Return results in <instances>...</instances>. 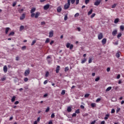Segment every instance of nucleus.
<instances>
[{
	"instance_id": "09e8293b",
	"label": "nucleus",
	"mask_w": 124,
	"mask_h": 124,
	"mask_svg": "<svg viewBox=\"0 0 124 124\" xmlns=\"http://www.w3.org/2000/svg\"><path fill=\"white\" fill-rule=\"evenodd\" d=\"M92 61H93V59L90 58V59L89 60V63H91L92 62Z\"/></svg>"
},
{
	"instance_id": "6e6552de",
	"label": "nucleus",
	"mask_w": 124,
	"mask_h": 124,
	"mask_svg": "<svg viewBox=\"0 0 124 124\" xmlns=\"http://www.w3.org/2000/svg\"><path fill=\"white\" fill-rule=\"evenodd\" d=\"M53 35H54V31L52 30L49 32V37H53Z\"/></svg>"
},
{
	"instance_id": "8fccbe9b",
	"label": "nucleus",
	"mask_w": 124,
	"mask_h": 124,
	"mask_svg": "<svg viewBox=\"0 0 124 124\" xmlns=\"http://www.w3.org/2000/svg\"><path fill=\"white\" fill-rule=\"evenodd\" d=\"M90 2V0H85V4H88Z\"/></svg>"
},
{
	"instance_id": "a18cd8bd",
	"label": "nucleus",
	"mask_w": 124,
	"mask_h": 124,
	"mask_svg": "<svg viewBox=\"0 0 124 124\" xmlns=\"http://www.w3.org/2000/svg\"><path fill=\"white\" fill-rule=\"evenodd\" d=\"M70 1L72 4H74V2H75V0H70Z\"/></svg>"
},
{
	"instance_id": "9d476101",
	"label": "nucleus",
	"mask_w": 124,
	"mask_h": 124,
	"mask_svg": "<svg viewBox=\"0 0 124 124\" xmlns=\"http://www.w3.org/2000/svg\"><path fill=\"white\" fill-rule=\"evenodd\" d=\"M39 15H40V12H36L35 14V19H37V18H38V17H39Z\"/></svg>"
},
{
	"instance_id": "864d4df0",
	"label": "nucleus",
	"mask_w": 124,
	"mask_h": 124,
	"mask_svg": "<svg viewBox=\"0 0 124 124\" xmlns=\"http://www.w3.org/2000/svg\"><path fill=\"white\" fill-rule=\"evenodd\" d=\"M17 104H19V101H16L15 102V105H17Z\"/></svg>"
},
{
	"instance_id": "aec40b11",
	"label": "nucleus",
	"mask_w": 124,
	"mask_h": 124,
	"mask_svg": "<svg viewBox=\"0 0 124 124\" xmlns=\"http://www.w3.org/2000/svg\"><path fill=\"white\" fill-rule=\"evenodd\" d=\"M87 62V60L86 59V58H84L83 60H81V63H85Z\"/></svg>"
},
{
	"instance_id": "5fc2aeb1",
	"label": "nucleus",
	"mask_w": 124,
	"mask_h": 124,
	"mask_svg": "<svg viewBox=\"0 0 124 124\" xmlns=\"http://www.w3.org/2000/svg\"><path fill=\"white\" fill-rule=\"evenodd\" d=\"M116 78L117 79H120V78H121V75H118Z\"/></svg>"
},
{
	"instance_id": "20e7f679",
	"label": "nucleus",
	"mask_w": 124,
	"mask_h": 124,
	"mask_svg": "<svg viewBox=\"0 0 124 124\" xmlns=\"http://www.w3.org/2000/svg\"><path fill=\"white\" fill-rule=\"evenodd\" d=\"M117 33H118V30L117 29L114 30L112 32V35L113 36H116V35H117Z\"/></svg>"
},
{
	"instance_id": "3c124183",
	"label": "nucleus",
	"mask_w": 124,
	"mask_h": 124,
	"mask_svg": "<svg viewBox=\"0 0 124 124\" xmlns=\"http://www.w3.org/2000/svg\"><path fill=\"white\" fill-rule=\"evenodd\" d=\"M116 6H117V4H113V5L112 6L111 8H115V7H116Z\"/></svg>"
},
{
	"instance_id": "4d7b16f0",
	"label": "nucleus",
	"mask_w": 124,
	"mask_h": 124,
	"mask_svg": "<svg viewBox=\"0 0 124 124\" xmlns=\"http://www.w3.org/2000/svg\"><path fill=\"white\" fill-rule=\"evenodd\" d=\"M67 18H68L67 16H65L64 18V20L65 21H66V20H67Z\"/></svg>"
},
{
	"instance_id": "c85d7f7f",
	"label": "nucleus",
	"mask_w": 124,
	"mask_h": 124,
	"mask_svg": "<svg viewBox=\"0 0 124 124\" xmlns=\"http://www.w3.org/2000/svg\"><path fill=\"white\" fill-rule=\"evenodd\" d=\"M69 70V68L68 67H66L65 68V70H64L65 72H67V71H68Z\"/></svg>"
},
{
	"instance_id": "f3484780",
	"label": "nucleus",
	"mask_w": 124,
	"mask_h": 124,
	"mask_svg": "<svg viewBox=\"0 0 124 124\" xmlns=\"http://www.w3.org/2000/svg\"><path fill=\"white\" fill-rule=\"evenodd\" d=\"M14 34H15V32H14V31H12L9 33V36H13Z\"/></svg>"
},
{
	"instance_id": "680f3d73",
	"label": "nucleus",
	"mask_w": 124,
	"mask_h": 124,
	"mask_svg": "<svg viewBox=\"0 0 124 124\" xmlns=\"http://www.w3.org/2000/svg\"><path fill=\"white\" fill-rule=\"evenodd\" d=\"M79 16V13H77L75 15V17H78Z\"/></svg>"
},
{
	"instance_id": "2eb2a0df",
	"label": "nucleus",
	"mask_w": 124,
	"mask_h": 124,
	"mask_svg": "<svg viewBox=\"0 0 124 124\" xmlns=\"http://www.w3.org/2000/svg\"><path fill=\"white\" fill-rule=\"evenodd\" d=\"M35 10H36V9L35 8H32L31 9V13H34V12H35Z\"/></svg>"
},
{
	"instance_id": "ea45409f",
	"label": "nucleus",
	"mask_w": 124,
	"mask_h": 124,
	"mask_svg": "<svg viewBox=\"0 0 124 124\" xmlns=\"http://www.w3.org/2000/svg\"><path fill=\"white\" fill-rule=\"evenodd\" d=\"M100 100H101V99L100 98H99L98 99H96V102L97 103H98L99 101H100Z\"/></svg>"
},
{
	"instance_id": "a19ab883",
	"label": "nucleus",
	"mask_w": 124,
	"mask_h": 124,
	"mask_svg": "<svg viewBox=\"0 0 124 124\" xmlns=\"http://www.w3.org/2000/svg\"><path fill=\"white\" fill-rule=\"evenodd\" d=\"M24 82H28V81H29V78H24Z\"/></svg>"
},
{
	"instance_id": "4be33fe9",
	"label": "nucleus",
	"mask_w": 124,
	"mask_h": 124,
	"mask_svg": "<svg viewBox=\"0 0 124 124\" xmlns=\"http://www.w3.org/2000/svg\"><path fill=\"white\" fill-rule=\"evenodd\" d=\"M24 26L21 25V26L20 27V28H19V31H23V30H24Z\"/></svg>"
},
{
	"instance_id": "393cba45",
	"label": "nucleus",
	"mask_w": 124,
	"mask_h": 124,
	"mask_svg": "<svg viewBox=\"0 0 124 124\" xmlns=\"http://www.w3.org/2000/svg\"><path fill=\"white\" fill-rule=\"evenodd\" d=\"M35 43H36V41L35 40H33L31 44V46H33V45H34V44H35Z\"/></svg>"
},
{
	"instance_id": "c756f323",
	"label": "nucleus",
	"mask_w": 124,
	"mask_h": 124,
	"mask_svg": "<svg viewBox=\"0 0 124 124\" xmlns=\"http://www.w3.org/2000/svg\"><path fill=\"white\" fill-rule=\"evenodd\" d=\"M50 42V39L49 38H46V40L45 41V43H49Z\"/></svg>"
},
{
	"instance_id": "bf43d9fd",
	"label": "nucleus",
	"mask_w": 124,
	"mask_h": 124,
	"mask_svg": "<svg viewBox=\"0 0 124 124\" xmlns=\"http://www.w3.org/2000/svg\"><path fill=\"white\" fill-rule=\"evenodd\" d=\"M46 23L44 21H43L41 23V26H43V25H45Z\"/></svg>"
},
{
	"instance_id": "412c9836",
	"label": "nucleus",
	"mask_w": 124,
	"mask_h": 124,
	"mask_svg": "<svg viewBox=\"0 0 124 124\" xmlns=\"http://www.w3.org/2000/svg\"><path fill=\"white\" fill-rule=\"evenodd\" d=\"M119 21H120V19L119 18H116L115 20H114V23L115 24H117V23H119Z\"/></svg>"
},
{
	"instance_id": "39448f33",
	"label": "nucleus",
	"mask_w": 124,
	"mask_h": 124,
	"mask_svg": "<svg viewBox=\"0 0 124 124\" xmlns=\"http://www.w3.org/2000/svg\"><path fill=\"white\" fill-rule=\"evenodd\" d=\"M30 72H31L30 71V70H26L24 73V76H29V75L30 74Z\"/></svg>"
},
{
	"instance_id": "cd10ccee",
	"label": "nucleus",
	"mask_w": 124,
	"mask_h": 124,
	"mask_svg": "<svg viewBox=\"0 0 124 124\" xmlns=\"http://www.w3.org/2000/svg\"><path fill=\"white\" fill-rule=\"evenodd\" d=\"M61 94L62 95H64L65 94V90H62Z\"/></svg>"
},
{
	"instance_id": "603ef678",
	"label": "nucleus",
	"mask_w": 124,
	"mask_h": 124,
	"mask_svg": "<svg viewBox=\"0 0 124 124\" xmlns=\"http://www.w3.org/2000/svg\"><path fill=\"white\" fill-rule=\"evenodd\" d=\"M94 16H95V14L93 13L91 15V18H93V17H94Z\"/></svg>"
},
{
	"instance_id": "4c0bfd02",
	"label": "nucleus",
	"mask_w": 124,
	"mask_h": 124,
	"mask_svg": "<svg viewBox=\"0 0 124 124\" xmlns=\"http://www.w3.org/2000/svg\"><path fill=\"white\" fill-rule=\"evenodd\" d=\"M89 96H90V94L89 93L85 94L84 95V97H86V98H88L89 97Z\"/></svg>"
},
{
	"instance_id": "2f4dec72",
	"label": "nucleus",
	"mask_w": 124,
	"mask_h": 124,
	"mask_svg": "<svg viewBox=\"0 0 124 124\" xmlns=\"http://www.w3.org/2000/svg\"><path fill=\"white\" fill-rule=\"evenodd\" d=\"M121 111V108H117L116 110V113L118 114Z\"/></svg>"
},
{
	"instance_id": "c03bdc74",
	"label": "nucleus",
	"mask_w": 124,
	"mask_h": 124,
	"mask_svg": "<svg viewBox=\"0 0 124 124\" xmlns=\"http://www.w3.org/2000/svg\"><path fill=\"white\" fill-rule=\"evenodd\" d=\"M48 76H49V72H46V77H48Z\"/></svg>"
},
{
	"instance_id": "e433bc0d",
	"label": "nucleus",
	"mask_w": 124,
	"mask_h": 124,
	"mask_svg": "<svg viewBox=\"0 0 124 124\" xmlns=\"http://www.w3.org/2000/svg\"><path fill=\"white\" fill-rule=\"evenodd\" d=\"M48 111H50V107H48L46 108V113H47V112H48Z\"/></svg>"
},
{
	"instance_id": "9b49d317",
	"label": "nucleus",
	"mask_w": 124,
	"mask_h": 124,
	"mask_svg": "<svg viewBox=\"0 0 124 124\" xmlns=\"http://www.w3.org/2000/svg\"><path fill=\"white\" fill-rule=\"evenodd\" d=\"M26 18V14H23L22 15V16L20 17V20H23L24 19Z\"/></svg>"
},
{
	"instance_id": "ddd939ff",
	"label": "nucleus",
	"mask_w": 124,
	"mask_h": 124,
	"mask_svg": "<svg viewBox=\"0 0 124 124\" xmlns=\"http://www.w3.org/2000/svg\"><path fill=\"white\" fill-rule=\"evenodd\" d=\"M60 66L58 65L56 67V73H59V71H60Z\"/></svg>"
},
{
	"instance_id": "e2e57ef3",
	"label": "nucleus",
	"mask_w": 124,
	"mask_h": 124,
	"mask_svg": "<svg viewBox=\"0 0 124 124\" xmlns=\"http://www.w3.org/2000/svg\"><path fill=\"white\" fill-rule=\"evenodd\" d=\"M51 118H55V114L52 113L51 115Z\"/></svg>"
},
{
	"instance_id": "f03ea898",
	"label": "nucleus",
	"mask_w": 124,
	"mask_h": 124,
	"mask_svg": "<svg viewBox=\"0 0 124 124\" xmlns=\"http://www.w3.org/2000/svg\"><path fill=\"white\" fill-rule=\"evenodd\" d=\"M66 46L67 48L70 47V50H72L73 49V45H70V43H67Z\"/></svg>"
},
{
	"instance_id": "473e14b6",
	"label": "nucleus",
	"mask_w": 124,
	"mask_h": 124,
	"mask_svg": "<svg viewBox=\"0 0 124 124\" xmlns=\"http://www.w3.org/2000/svg\"><path fill=\"white\" fill-rule=\"evenodd\" d=\"M100 79V78L99 77H97L95 79V82H98V81H99V80Z\"/></svg>"
},
{
	"instance_id": "49530a36",
	"label": "nucleus",
	"mask_w": 124,
	"mask_h": 124,
	"mask_svg": "<svg viewBox=\"0 0 124 124\" xmlns=\"http://www.w3.org/2000/svg\"><path fill=\"white\" fill-rule=\"evenodd\" d=\"M18 11H19V13H22V12L23 11H24V9H21L20 10H19Z\"/></svg>"
},
{
	"instance_id": "774afa93",
	"label": "nucleus",
	"mask_w": 124,
	"mask_h": 124,
	"mask_svg": "<svg viewBox=\"0 0 124 124\" xmlns=\"http://www.w3.org/2000/svg\"><path fill=\"white\" fill-rule=\"evenodd\" d=\"M95 124V120H94L93 122H92L91 124Z\"/></svg>"
},
{
	"instance_id": "0eeeda50",
	"label": "nucleus",
	"mask_w": 124,
	"mask_h": 124,
	"mask_svg": "<svg viewBox=\"0 0 124 124\" xmlns=\"http://www.w3.org/2000/svg\"><path fill=\"white\" fill-rule=\"evenodd\" d=\"M106 42H107V39L104 38L102 39V45H105V44H106Z\"/></svg>"
},
{
	"instance_id": "79ce46f5",
	"label": "nucleus",
	"mask_w": 124,
	"mask_h": 124,
	"mask_svg": "<svg viewBox=\"0 0 124 124\" xmlns=\"http://www.w3.org/2000/svg\"><path fill=\"white\" fill-rule=\"evenodd\" d=\"M96 104H95V103H92L91 104V106L92 107H95V106H96Z\"/></svg>"
},
{
	"instance_id": "0e129e2a",
	"label": "nucleus",
	"mask_w": 124,
	"mask_h": 124,
	"mask_svg": "<svg viewBox=\"0 0 124 124\" xmlns=\"http://www.w3.org/2000/svg\"><path fill=\"white\" fill-rule=\"evenodd\" d=\"M26 47L25 46H23L22 47L21 49L22 50H25V49H26Z\"/></svg>"
},
{
	"instance_id": "f704fd0d",
	"label": "nucleus",
	"mask_w": 124,
	"mask_h": 124,
	"mask_svg": "<svg viewBox=\"0 0 124 124\" xmlns=\"http://www.w3.org/2000/svg\"><path fill=\"white\" fill-rule=\"evenodd\" d=\"M120 30H121V31H124V25L120 26Z\"/></svg>"
},
{
	"instance_id": "bb28decb",
	"label": "nucleus",
	"mask_w": 124,
	"mask_h": 124,
	"mask_svg": "<svg viewBox=\"0 0 124 124\" xmlns=\"http://www.w3.org/2000/svg\"><path fill=\"white\" fill-rule=\"evenodd\" d=\"M122 36V33H119L117 35V38L119 39V38Z\"/></svg>"
},
{
	"instance_id": "c9c22d12",
	"label": "nucleus",
	"mask_w": 124,
	"mask_h": 124,
	"mask_svg": "<svg viewBox=\"0 0 124 124\" xmlns=\"http://www.w3.org/2000/svg\"><path fill=\"white\" fill-rule=\"evenodd\" d=\"M121 55L120 54V53L118 52L116 53V58H119V57H120Z\"/></svg>"
},
{
	"instance_id": "423d86ee",
	"label": "nucleus",
	"mask_w": 124,
	"mask_h": 124,
	"mask_svg": "<svg viewBox=\"0 0 124 124\" xmlns=\"http://www.w3.org/2000/svg\"><path fill=\"white\" fill-rule=\"evenodd\" d=\"M100 2H101V1L100 0H97L96 1L94 2V5L96 6H98V5H99L100 4Z\"/></svg>"
},
{
	"instance_id": "dca6fc26",
	"label": "nucleus",
	"mask_w": 124,
	"mask_h": 124,
	"mask_svg": "<svg viewBox=\"0 0 124 124\" xmlns=\"http://www.w3.org/2000/svg\"><path fill=\"white\" fill-rule=\"evenodd\" d=\"M67 112H71L72 111V109H71V107H68L67 108Z\"/></svg>"
},
{
	"instance_id": "052dcab7",
	"label": "nucleus",
	"mask_w": 124,
	"mask_h": 124,
	"mask_svg": "<svg viewBox=\"0 0 124 124\" xmlns=\"http://www.w3.org/2000/svg\"><path fill=\"white\" fill-rule=\"evenodd\" d=\"M76 115H77V114H76V112H75V113H74L72 114V117H76Z\"/></svg>"
},
{
	"instance_id": "58836bf2",
	"label": "nucleus",
	"mask_w": 124,
	"mask_h": 124,
	"mask_svg": "<svg viewBox=\"0 0 124 124\" xmlns=\"http://www.w3.org/2000/svg\"><path fill=\"white\" fill-rule=\"evenodd\" d=\"M47 62L48 63V64H50V63H52V60H47Z\"/></svg>"
},
{
	"instance_id": "7c9ffc66",
	"label": "nucleus",
	"mask_w": 124,
	"mask_h": 124,
	"mask_svg": "<svg viewBox=\"0 0 124 124\" xmlns=\"http://www.w3.org/2000/svg\"><path fill=\"white\" fill-rule=\"evenodd\" d=\"M93 13V9H91L90 11L88 12V15H91Z\"/></svg>"
},
{
	"instance_id": "de8ad7c7",
	"label": "nucleus",
	"mask_w": 124,
	"mask_h": 124,
	"mask_svg": "<svg viewBox=\"0 0 124 124\" xmlns=\"http://www.w3.org/2000/svg\"><path fill=\"white\" fill-rule=\"evenodd\" d=\"M111 113V114H114V113H115V109H112Z\"/></svg>"
},
{
	"instance_id": "338daca9",
	"label": "nucleus",
	"mask_w": 124,
	"mask_h": 124,
	"mask_svg": "<svg viewBox=\"0 0 124 124\" xmlns=\"http://www.w3.org/2000/svg\"><path fill=\"white\" fill-rule=\"evenodd\" d=\"M48 124H53V122L52 121V120H50V121L48 122Z\"/></svg>"
},
{
	"instance_id": "a211bd4d",
	"label": "nucleus",
	"mask_w": 124,
	"mask_h": 124,
	"mask_svg": "<svg viewBox=\"0 0 124 124\" xmlns=\"http://www.w3.org/2000/svg\"><path fill=\"white\" fill-rule=\"evenodd\" d=\"M15 99H16V96H13L11 99L12 102H14V101H15Z\"/></svg>"
},
{
	"instance_id": "13d9d810",
	"label": "nucleus",
	"mask_w": 124,
	"mask_h": 124,
	"mask_svg": "<svg viewBox=\"0 0 124 124\" xmlns=\"http://www.w3.org/2000/svg\"><path fill=\"white\" fill-rule=\"evenodd\" d=\"M76 4H79V0H76Z\"/></svg>"
},
{
	"instance_id": "f257e3e1",
	"label": "nucleus",
	"mask_w": 124,
	"mask_h": 124,
	"mask_svg": "<svg viewBox=\"0 0 124 124\" xmlns=\"http://www.w3.org/2000/svg\"><path fill=\"white\" fill-rule=\"evenodd\" d=\"M70 7V0H67V3H66L64 6V9H68Z\"/></svg>"
},
{
	"instance_id": "72a5a7b5",
	"label": "nucleus",
	"mask_w": 124,
	"mask_h": 124,
	"mask_svg": "<svg viewBox=\"0 0 124 124\" xmlns=\"http://www.w3.org/2000/svg\"><path fill=\"white\" fill-rule=\"evenodd\" d=\"M75 113L76 114H80V109H78L76 110Z\"/></svg>"
},
{
	"instance_id": "a878e982",
	"label": "nucleus",
	"mask_w": 124,
	"mask_h": 124,
	"mask_svg": "<svg viewBox=\"0 0 124 124\" xmlns=\"http://www.w3.org/2000/svg\"><path fill=\"white\" fill-rule=\"evenodd\" d=\"M109 114L106 115V116L104 118V120H108V118H109Z\"/></svg>"
},
{
	"instance_id": "7ed1b4c3",
	"label": "nucleus",
	"mask_w": 124,
	"mask_h": 124,
	"mask_svg": "<svg viewBox=\"0 0 124 124\" xmlns=\"http://www.w3.org/2000/svg\"><path fill=\"white\" fill-rule=\"evenodd\" d=\"M103 38V34L102 33L100 32L98 35V39L99 40H101V39H102Z\"/></svg>"
},
{
	"instance_id": "f8f14e48",
	"label": "nucleus",
	"mask_w": 124,
	"mask_h": 124,
	"mask_svg": "<svg viewBox=\"0 0 124 124\" xmlns=\"http://www.w3.org/2000/svg\"><path fill=\"white\" fill-rule=\"evenodd\" d=\"M3 71L5 73H6L7 72V66H6V65L4 66Z\"/></svg>"
},
{
	"instance_id": "37998d69",
	"label": "nucleus",
	"mask_w": 124,
	"mask_h": 124,
	"mask_svg": "<svg viewBox=\"0 0 124 124\" xmlns=\"http://www.w3.org/2000/svg\"><path fill=\"white\" fill-rule=\"evenodd\" d=\"M5 80H6V78H1V80L3 82V81H5Z\"/></svg>"
},
{
	"instance_id": "69168bd1",
	"label": "nucleus",
	"mask_w": 124,
	"mask_h": 124,
	"mask_svg": "<svg viewBox=\"0 0 124 124\" xmlns=\"http://www.w3.org/2000/svg\"><path fill=\"white\" fill-rule=\"evenodd\" d=\"M16 3H17L16 2H14V3H13V7H14L16 6Z\"/></svg>"
},
{
	"instance_id": "6ab92c4d",
	"label": "nucleus",
	"mask_w": 124,
	"mask_h": 124,
	"mask_svg": "<svg viewBox=\"0 0 124 124\" xmlns=\"http://www.w3.org/2000/svg\"><path fill=\"white\" fill-rule=\"evenodd\" d=\"M110 90H112V87L110 86L107 88L106 92H109Z\"/></svg>"
},
{
	"instance_id": "b1692460",
	"label": "nucleus",
	"mask_w": 124,
	"mask_h": 124,
	"mask_svg": "<svg viewBox=\"0 0 124 124\" xmlns=\"http://www.w3.org/2000/svg\"><path fill=\"white\" fill-rule=\"evenodd\" d=\"M35 16V14L34 13H31V18H33Z\"/></svg>"
},
{
	"instance_id": "4468645a",
	"label": "nucleus",
	"mask_w": 124,
	"mask_h": 124,
	"mask_svg": "<svg viewBox=\"0 0 124 124\" xmlns=\"http://www.w3.org/2000/svg\"><path fill=\"white\" fill-rule=\"evenodd\" d=\"M9 30H10V28L9 27H7L5 29V33L7 34L8 33V31H9Z\"/></svg>"
},
{
	"instance_id": "1a4fd4ad",
	"label": "nucleus",
	"mask_w": 124,
	"mask_h": 124,
	"mask_svg": "<svg viewBox=\"0 0 124 124\" xmlns=\"http://www.w3.org/2000/svg\"><path fill=\"white\" fill-rule=\"evenodd\" d=\"M49 7H50V5L46 4L44 6V10H47V9H49Z\"/></svg>"
},
{
	"instance_id": "5701e85b",
	"label": "nucleus",
	"mask_w": 124,
	"mask_h": 124,
	"mask_svg": "<svg viewBox=\"0 0 124 124\" xmlns=\"http://www.w3.org/2000/svg\"><path fill=\"white\" fill-rule=\"evenodd\" d=\"M57 12H61L62 11V8L59 7L57 9Z\"/></svg>"
},
{
	"instance_id": "6e6d98bb",
	"label": "nucleus",
	"mask_w": 124,
	"mask_h": 124,
	"mask_svg": "<svg viewBox=\"0 0 124 124\" xmlns=\"http://www.w3.org/2000/svg\"><path fill=\"white\" fill-rule=\"evenodd\" d=\"M47 83H48V80H46L44 82V85H46V84H47Z\"/></svg>"
}]
</instances>
